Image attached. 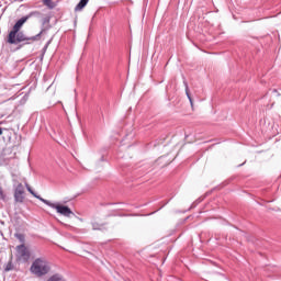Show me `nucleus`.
Listing matches in <instances>:
<instances>
[{"mask_svg":"<svg viewBox=\"0 0 281 281\" xmlns=\"http://www.w3.org/2000/svg\"><path fill=\"white\" fill-rule=\"evenodd\" d=\"M0 199L5 201V194L3 193V189L0 187Z\"/></svg>","mask_w":281,"mask_h":281,"instance_id":"obj_17","label":"nucleus"},{"mask_svg":"<svg viewBox=\"0 0 281 281\" xmlns=\"http://www.w3.org/2000/svg\"><path fill=\"white\" fill-rule=\"evenodd\" d=\"M31 256L30 249L25 247V244H21L15 247V257L18 262H27Z\"/></svg>","mask_w":281,"mask_h":281,"instance_id":"obj_2","label":"nucleus"},{"mask_svg":"<svg viewBox=\"0 0 281 281\" xmlns=\"http://www.w3.org/2000/svg\"><path fill=\"white\" fill-rule=\"evenodd\" d=\"M89 3V0H80L79 3L76 5L75 11L80 12V10L85 9Z\"/></svg>","mask_w":281,"mask_h":281,"instance_id":"obj_8","label":"nucleus"},{"mask_svg":"<svg viewBox=\"0 0 281 281\" xmlns=\"http://www.w3.org/2000/svg\"><path fill=\"white\" fill-rule=\"evenodd\" d=\"M0 135H3V130L0 127Z\"/></svg>","mask_w":281,"mask_h":281,"instance_id":"obj_20","label":"nucleus"},{"mask_svg":"<svg viewBox=\"0 0 281 281\" xmlns=\"http://www.w3.org/2000/svg\"><path fill=\"white\" fill-rule=\"evenodd\" d=\"M23 194H25V188L23 187V183H19L14 190L15 203H23V201H25V195Z\"/></svg>","mask_w":281,"mask_h":281,"instance_id":"obj_5","label":"nucleus"},{"mask_svg":"<svg viewBox=\"0 0 281 281\" xmlns=\"http://www.w3.org/2000/svg\"><path fill=\"white\" fill-rule=\"evenodd\" d=\"M52 271V266L45 257L36 258L30 268V272L35 276V278H44Z\"/></svg>","mask_w":281,"mask_h":281,"instance_id":"obj_1","label":"nucleus"},{"mask_svg":"<svg viewBox=\"0 0 281 281\" xmlns=\"http://www.w3.org/2000/svg\"><path fill=\"white\" fill-rule=\"evenodd\" d=\"M50 44H52V38L45 44L44 52L47 50V47H49Z\"/></svg>","mask_w":281,"mask_h":281,"instance_id":"obj_19","label":"nucleus"},{"mask_svg":"<svg viewBox=\"0 0 281 281\" xmlns=\"http://www.w3.org/2000/svg\"><path fill=\"white\" fill-rule=\"evenodd\" d=\"M26 189L30 192V194H32L33 196L36 194V192H34V190H32V188L30 187V184H26Z\"/></svg>","mask_w":281,"mask_h":281,"instance_id":"obj_16","label":"nucleus"},{"mask_svg":"<svg viewBox=\"0 0 281 281\" xmlns=\"http://www.w3.org/2000/svg\"><path fill=\"white\" fill-rule=\"evenodd\" d=\"M42 25H52V16L47 15L42 19Z\"/></svg>","mask_w":281,"mask_h":281,"instance_id":"obj_14","label":"nucleus"},{"mask_svg":"<svg viewBox=\"0 0 281 281\" xmlns=\"http://www.w3.org/2000/svg\"><path fill=\"white\" fill-rule=\"evenodd\" d=\"M44 5H47L50 10H54L56 8V4H54V1L52 0H43Z\"/></svg>","mask_w":281,"mask_h":281,"instance_id":"obj_12","label":"nucleus"},{"mask_svg":"<svg viewBox=\"0 0 281 281\" xmlns=\"http://www.w3.org/2000/svg\"><path fill=\"white\" fill-rule=\"evenodd\" d=\"M183 85L186 87V94H187L188 100L190 101V104L192 106L193 102H192V97L190 95V87L188 86V81L186 79L183 80Z\"/></svg>","mask_w":281,"mask_h":281,"instance_id":"obj_9","label":"nucleus"},{"mask_svg":"<svg viewBox=\"0 0 281 281\" xmlns=\"http://www.w3.org/2000/svg\"><path fill=\"white\" fill-rule=\"evenodd\" d=\"M15 238L22 243V245H25V235L24 234H21V233H16L15 234Z\"/></svg>","mask_w":281,"mask_h":281,"instance_id":"obj_13","label":"nucleus"},{"mask_svg":"<svg viewBox=\"0 0 281 281\" xmlns=\"http://www.w3.org/2000/svg\"><path fill=\"white\" fill-rule=\"evenodd\" d=\"M50 207L53 210H56L58 214H61V216H66L67 218H69L71 215L74 216V212L71 211V209H69V206L53 203L50 204Z\"/></svg>","mask_w":281,"mask_h":281,"instance_id":"obj_4","label":"nucleus"},{"mask_svg":"<svg viewBox=\"0 0 281 281\" xmlns=\"http://www.w3.org/2000/svg\"><path fill=\"white\" fill-rule=\"evenodd\" d=\"M35 199H38V201H41L42 203H44L45 205H48V207H52V202H49L48 200H46V199H43V198H41V195H38V194H34L33 195Z\"/></svg>","mask_w":281,"mask_h":281,"instance_id":"obj_11","label":"nucleus"},{"mask_svg":"<svg viewBox=\"0 0 281 281\" xmlns=\"http://www.w3.org/2000/svg\"><path fill=\"white\" fill-rule=\"evenodd\" d=\"M47 281H67V280H65V278H63L61 274L55 273Z\"/></svg>","mask_w":281,"mask_h":281,"instance_id":"obj_10","label":"nucleus"},{"mask_svg":"<svg viewBox=\"0 0 281 281\" xmlns=\"http://www.w3.org/2000/svg\"><path fill=\"white\" fill-rule=\"evenodd\" d=\"M25 41H32V37L25 36V34L20 31L14 35H12V33H9L8 43L10 45H19V43H23Z\"/></svg>","mask_w":281,"mask_h":281,"instance_id":"obj_3","label":"nucleus"},{"mask_svg":"<svg viewBox=\"0 0 281 281\" xmlns=\"http://www.w3.org/2000/svg\"><path fill=\"white\" fill-rule=\"evenodd\" d=\"M52 30V24L42 25L41 32L37 35L31 37L32 41H40L43 34H47Z\"/></svg>","mask_w":281,"mask_h":281,"instance_id":"obj_7","label":"nucleus"},{"mask_svg":"<svg viewBox=\"0 0 281 281\" xmlns=\"http://www.w3.org/2000/svg\"><path fill=\"white\" fill-rule=\"evenodd\" d=\"M14 269V263H12V259L5 265L4 271H13Z\"/></svg>","mask_w":281,"mask_h":281,"instance_id":"obj_15","label":"nucleus"},{"mask_svg":"<svg viewBox=\"0 0 281 281\" xmlns=\"http://www.w3.org/2000/svg\"><path fill=\"white\" fill-rule=\"evenodd\" d=\"M30 19V15L23 16L20 20L16 21V23L13 25L11 33V36H14V34H19L21 32V29L23 27L24 23H27V20Z\"/></svg>","mask_w":281,"mask_h":281,"instance_id":"obj_6","label":"nucleus"},{"mask_svg":"<svg viewBox=\"0 0 281 281\" xmlns=\"http://www.w3.org/2000/svg\"><path fill=\"white\" fill-rule=\"evenodd\" d=\"M92 229H100V224L98 223H92Z\"/></svg>","mask_w":281,"mask_h":281,"instance_id":"obj_18","label":"nucleus"}]
</instances>
